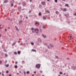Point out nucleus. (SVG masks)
<instances>
[{
  "mask_svg": "<svg viewBox=\"0 0 76 76\" xmlns=\"http://www.w3.org/2000/svg\"><path fill=\"white\" fill-rule=\"evenodd\" d=\"M5 57H7V54H5Z\"/></svg>",
  "mask_w": 76,
  "mask_h": 76,
  "instance_id": "nucleus-22",
  "label": "nucleus"
},
{
  "mask_svg": "<svg viewBox=\"0 0 76 76\" xmlns=\"http://www.w3.org/2000/svg\"><path fill=\"white\" fill-rule=\"evenodd\" d=\"M42 4V5H45V2H41Z\"/></svg>",
  "mask_w": 76,
  "mask_h": 76,
  "instance_id": "nucleus-3",
  "label": "nucleus"
},
{
  "mask_svg": "<svg viewBox=\"0 0 76 76\" xmlns=\"http://www.w3.org/2000/svg\"><path fill=\"white\" fill-rule=\"evenodd\" d=\"M65 16L66 17H69V14H67L65 15Z\"/></svg>",
  "mask_w": 76,
  "mask_h": 76,
  "instance_id": "nucleus-4",
  "label": "nucleus"
},
{
  "mask_svg": "<svg viewBox=\"0 0 76 76\" xmlns=\"http://www.w3.org/2000/svg\"><path fill=\"white\" fill-rule=\"evenodd\" d=\"M64 75H65V73H64Z\"/></svg>",
  "mask_w": 76,
  "mask_h": 76,
  "instance_id": "nucleus-64",
  "label": "nucleus"
},
{
  "mask_svg": "<svg viewBox=\"0 0 76 76\" xmlns=\"http://www.w3.org/2000/svg\"><path fill=\"white\" fill-rule=\"evenodd\" d=\"M25 62L24 61H22V63H24Z\"/></svg>",
  "mask_w": 76,
  "mask_h": 76,
  "instance_id": "nucleus-43",
  "label": "nucleus"
},
{
  "mask_svg": "<svg viewBox=\"0 0 76 76\" xmlns=\"http://www.w3.org/2000/svg\"><path fill=\"white\" fill-rule=\"evenodd\" d=\"M23 6H25L26 5V3L25 2H23Z\"/></svg>",
  "mask_w": 76,
  "mask_h": 76,
  "instance_id": "nucleus-7",
  "label": "nucleus"
},
{
  "mask_svg": "<svg viewBox=\"0 0 76 76\" xmlns=\"http://www.w3.org/2000/svg\"><path fill=\"white\" fill-rule=\"evenodd\" d=\"M11 6H13V4H11Z\"/></svg>",
  "mask_w": 76,
  "mask_h": 76,
  "instance_id": "nucleus-35",
  "label": "nucleus"
},
{
  "mask_svg": "<svg viewBox=\"0 0 76 76\" xmlns=\"http://www.w3.org/2000/svg\"><path fill=\"white\" fill-rule=\"evenodd\" d=\"M34 28H31V31H34Z\"/></svg>",
  "mask_w": 76,
  "mask_h": 76,
  "instance_id": "nucleus-23",
  "label": "nucleus"
},
{
  "mask_svg": "<svg viewBox=\"0 0 76 76\" xmlns=\"http://www.w3.org/2000/svg\"><path fill=\"white\" fill-rule=\"evenodd\" d=\"M56 14H58L59 13V12L58 11H56Z\"/></svg>",
  "mask_w": 76,
  "mask_h": 76,
  "instance_id": "nucleus-15",
  "label": "nucleus"
},
{
  "mask_svg": "<svg viewBox=\"0 0 76 76\" xmlns=\"http://www.w3.org/2000/svg\"><path fill=\"white\" fill-rule=\"evenodd\" d=\"M66 10H67V9H66V8H64V9L63 11L66 12Z\"/></svg>",
  "mask_w": 76,
  "mask_h": 76,
  "instance_id": "nucleus-10",
  "label": "nucleus"
},
{
  "mask_svg": "<svg viewBox=\"0 0 76 76\" xmlns=\"http://www.w3.org/2000/svg\"><path fill=\"white\" fill-rule=\"evenodd\" d=\"M56 58H57V59H58V56H56Z\"/></svg>",
  "mask_w": 76,
  "mask_h": 76,
  "instance_id": "nucleus-17",
  "label": "nucleus"
},
{
  "mask_svg": "<svg viewBox=\"0 0 76 76\" xmlns=\"http://www.w3.org/2000/svg\"><path fill=\"white\" fill-rule=\"evenodd\" d=\"M39 72H40V73H42V71H39Z\"/></svg>",
  "mask_w": 76,
  "mask_h": 76,
  "instance_id": "nucleus-27",
  "label": "nucleus"
},
{
  "mask_svg": "<svg viewBox=\"0 0 76 76\" xmlns=\"http://www.w3.org/2000/svg\"><path fill=\"white\" fill-rule=\"evenodd\" d=\"M66 6H69V4H65Z\"/></svg>",
  "mask_w": 76,
  "mask_h": 76,
  "instance_id": "nucleus-30",
  "label": "nucleus"
},
{
  "mask_svg": "<svg viewBox=\"0 0 76 76\" xmlns=\"http://www.w3.org/2000/svg\"><path fill=\"white\" fill-rule=\"evenodd\" d=\"M43 28H44V29H45V27L44 26H43Z\"/></svg>",
  "mask_w": 76,
  "mask_h": 76,
  "instance_id": "nucleus-40",
  "label": "nucleus"
},
{
  "mask_svg": "<svg viewBox=\"0 0 76 76\" xmlns=\"http://www.w3.org/2000/svg\"><path fill=\"white\" fill-rule=\"evenodd\" d=\"M43 19H44V20H45L46 19V17H45V16H43Z\"/></svg>",
  "mask_w": 76,
  "mask_h": 76,
  "instance_id": "nucleus-6",
  "label": "nucleus"
},
{
  "mask_svg": "<svg viewBox=\"0 0 76 76\" xmlns=\"http://www.w3.org/2000/svg\"><path fill=\"white\" fill-rule=\"evenodd\" d=\"M27 74H29V71H27Z\"/></svg>",
  "mask_w": 76,
  "mask_h": 76,
  "instance_id": "nucleus-29",
  "label": "nucleus"
},
{
  "mask_svg": "<svg viewBox=\"0 0 76 76\" xmlns=\"http://www.w3.org/2000/svg\"><path fill=\"white\" fill-rule=\"evenodd\" d=\"M9 64H7V65L6 67H9Z\"/></svg>",
  "mask_w": 76,
  "mask_h": 76,
  "instance_id": "nucleus-28",
  "label": "nucleus"
},
{
  "mask_svg": "<svg viewBox=\"0 0 76 76\" xmlns=\"http://www.w3.org/2000/svg\"><path fill=\"white\" fill-rule=\"evenodd\" d=\"M31 10H30V11H29V13H31Z\"/></svg>",
  "mask_w": 76,
  "mask_h": 76,
  "instance_id": "nucleus-39",
  "label": "nucleus"
},
{
  "mask_svg": "<svg viewBox=\"0 0 76 76\" xmlns=\"http://www.w3.org/2000/svg\"><path fill=\"white\" fill-rule=\"evenodd\" d=\"M5 52H6V50H4Z\"/></svg>",
  "mask_w": 76,
  "mask_h": 76,
  "instance_id": "nucleus-47",
  "label": "nucleus"
},
{
  "mask_svg": "<svg viewBox=\"0 0 76 76\" xmlns=\"http://www.w3.org/2000/svg\"><path fill=\"white\" fill-rule=\"evenodd\" d=\"M8 2V1L7 0H5L4 1V3H7Z\"/></svg>",
  "mask_w": 76,
  "mask_h": 76,
  "instance_id": "nucleus-12",
  "label": "nucleus"
},
{
  "mask_svg": "<svg viewBox=\"0 0 76 76\" xmlns=\"http://www.w3.org/2000/svg\"><path fill=\"white\" fill-rule=\"evenodd\" d=\"M40 67H41V65L39 64H37L36 66V67L37 69H39V68H40Z\"/></svg>",
  "mask_w": 76,
  "mask_h": 76,
  "instance_id": "nucleus-1",
  "label": "nucleus"
},
{
  "mask_svg": "<svg viewBox=\"0 0 76 76\" xmlns=\"http://www.w3.org/2000/svg\"><path fill=\"white\" fill-rule=\"evenodd\" d=\"M62 1H66V0H62Z\"/></svg>",
  "mask_w": 76,
  "mask_h": 76,
  "instance_id": "nucleus-51",
  "label": "nucleus"
},
{
  "mask_svg": "<svg viewBox=\"0 0 76 76\" xmlns=\"http://www.w3.org/2000/svg\"><path fill=\"white\" fill-rule=\"evenodd\" d=\"M42 37H43V38H46V36H45L44 35H42Z\"/></svg>",
  "mask_w": 76,
  "mask_h": 76,
  "instance_id": "nucleus-14",
  "label": "nucleus"
},
{
  "mask_svg": "<svg viewBox=\"0 0 76 76\" xmlns=\"http://www.w3.org/2000/svg\"><path fill=\"white\" fill-rule=\"evenodd\" d=\"M18 54H20V51H18Z\"/></svg>",
  "mask_w": 76,
  "mask_h": 76,
  "instance_id": "nucleus-16",
  "label": "nucleus"
},
{
  "mask_svg": "<svg viewBox=\"0 0 76 76\" xmlns=\"http://www.w3.org/2000/svg\"><path fill=\"white\" fill-rule=\"evenodd\" d=\"M37 24H39V23H38V22H36L35 23V25H37Z\"/></svg>",
  "mask_w": 76,
  "mask_h": 76,
  "instance_id": "nucleus-21",
  "label": "nucleus"
},
{
  "mask_svg": "<svg viewBox=\"0 0 76 76\" xmlns=\"http://www.w3.org/2000/svg\"><path fill=\"white\" fill-rule=\"evenodd\" d=\"M26 19H28V17H26Z\"/></svg>",
  "mask_w": 76,
  "mask_h": 76,
  "instance_id": "nucleus-61",
  "label": "nucleus"
},
{
  "mask_svg": "<svg viewBox=\"0 0 76 76\" xmlns=\"http://www.w3.org/2000/svg\"><path fill=\"white\" fill-rule=\"evenodd\" d=\"M32 32H33V33H34V31H32Z\"/></svg>",
  "mask_w": 76,
  "mask_h": 76,
  "instance_id": "nucleus-59",
  "label": "nucleus"
},
{
  "mask_svg": "<svg viewBox=\"0 0 76 76\" xmlns=\"http://www.w3.org/2000/svg\"><path fill=\"white\" fill-rule=\"evenodd\" d=\"M19 73H21V72L20 71Z\"/></svg>",
  "mask_w": 76,
  "mask_h": 76,
  "instance_id": "nucleus-62",
  "label": "nucleus"
},
{
  "mask_svg": "<svg viewBox=\"0 0 76 76\" xmlns=\"http://www.w3.org/2000/svg\"><path fill=\"white\" fill-rule=\"evenodd\" d=\"M44 44L45 45H47V44L46 43H44Z\"/></svg>",
  "mask_w": 76,
  "mask_h": 76,
  "instance_id": "nucleus-20",
  "label": "nucleus"
},
{
  "mask_svg": "<svg viewBox=\"0 0 76 76\" xmlns=\"http://www.w3.org/2000/svg\"><path fill=\"white\" fill-rule=\"evenodd\" d=\"M34 73H36V72H34Z\"/></svg>",
  "mask_w": 76,
  "mask_h": 76,
  "instance_id": "nucleus-56",
  "label": "nucleus"
},
{
  "mask_svg": "<svg viewBox=\"0 0 76 76\" xmlns=\"http://www.w3.org/2000/svg\"><path fill=\"white\" fill-rule=\"evenodd\" d=\"M16 29L17 31H19V30H18V27H17L16 28Z\"/></svg>",
  "mask_w": 76,
  "mask_h": 76,
  "instance_id": "nucleus-26",
  "label": "nucleus"
},
{
  "mask_svg": "<svg viewBox=\"0 0 76 76\" xmlns=\"http://www.w3.org/2000/svg\"><path fill=\"white\" fill-rule=\"evenodd\" d=\"M9 76H12V75L11 74H10L9 75Z\"/></svg>",
  "mask_w": 76,
  "mask_h": 76,
  "instance_id": "nucleus-45",
  "label": "nucleus"
},
{
  "mask_svg": "<svg viewBox=\"0 0 76 76\" xmlns=\"http://www.w3.org/2000/svg\"><path fill=\"white\" fill-rule=\"evenodd\" d=\"M32 76H34V75L33 74L32 75Z\"/></svg>",
  "mask_w": 76,
  "mask_h": 76,
  "instance_id": "nucleus-49",
  "label": "nucleus"
},
{
  "mask_svg": "<svg viewBox=\"0 0 76 76\" xmlns=\"http://www.w3.org/2000/svg\"><path fill=\"white\" fill-rule=\"evenodd\" d=\"M1 34H0V37H1Z\"/></svg>",
  "mask_w": 76,
  "mask_h": 76,
  "instance_id": "nucleus-55",
  "label": "nucleus"
},
{
  "mask_svg": "<svg viewBox=\"0 0 76 76\" xmlns=\"http://www.w3.org/2000/svg\"><path fill=\"white\" fill-rule=\"evenodd\" d=\"M6 73H9V71H6Z\"/></svg>",
  "mask_w": 76,
  "mask_h": 76,
  "instance_id": "nucleus-33",
  "label": "nucleus"
},
{
  "mask_svg": "<svg viewBox=\"0 0 76 76\" xmlns=\"http://www.w3.org/2000/svg\"><path fill=\"white\" fill-rule=\"evenodd\" d=\"M48 48H49V46H48Z\"/></svg>",
  "mask_w": 76,
  "mask_h": 76,
  "instance_id": "nucleus-48",
  "label": "nucleus"
},
{
  "mask_svg": "<svg viewBox=\"0 0 76 76\" xmlns=\"http://www.w3.org/2000/svg\"><path fill=\"white\" fill-rule=\"evenodd\" d=\"M24 73H25V72H24Z\"/></svg>",
  "mask_w": 76,
  "mask_h": 76,
  "instance_id": "nucleus-63",
  "label": "nucleus"
},
{
  "mask_svg": "<svg viewBox=\"0 0 76 76\" xmlns=\"http://www.w3.org/2000/svg\"><path fill=\"white\" fill-rule=\"evenodd\" d=\"M22 23V20H20L19 21V23Z\"/></svg>",
  "mask_w": 76,
  "mask_h": 76,
  "instance_id": "nucleus-8",
  "label": "nucleus"
},
{
  "mask_svg": "<svg viewBox=\"0 0 76 76\" xmlns=\"http://www.w3.org/2000/svg\"><path fill=\"white\" fill-rule=\"evenodd\" d=\"M2 63V61H0V64H1Z\"/></svg>",
  "mask_w": 76,
  "mask_h": 76,
  "instance_id": "nucleus-32",
  "label": "nucleus"
},
{
  "mask_svg": "<svg viewBox=\"0 0 76 76\" xmlns=\"http://www.w3.org/2000/svg\"><path fill=\"white\" fill-rule=\"evenodd\" d=\"M15 28H17V27L16 26H15Z\"/></svg>",
  "mask_w": 76,
  "mask_h": 76,
  "instance_id": "nucleus-52",
  "label": "nucleus"
},
{
  "mask_svg": "<svg viewBox=\"0 0 76 76\" xmlns=\"http://www.w3.org/2000/svg\"><path fill=\"white\" fill-rule=\"evenodd\" d=\"M75 16H76V12L75 13Z\"/></svg>",
  "mask_w": 76,
  "mask_h": 76,
  "instance_id": "nucleus-44",
  "label": "nucleus"
},
{
  "mask_svg": "<svg viewBox=\"0 0 76 76\" xmlns=\"http://www.w3.org/2000/svg\"><path fill=\"white\" fill-rule=\"evenodd\" d=\"M39 16H41V13L39 12Z\"/></svg>",
  "mask_w": 76,
  "mask_h": 76,
  "instance_id": "nucleus-18",
  "label": "nucleus"
},
{
  "mask_svg": "<svg viewBox=\"0 0 76 76\" xmlns=\"http://www.w3.org/2000/svg\"><path fill=\"white\" fill-rule=\"evenodd\" d=\"M34 31L36 33H37V34H38V31H39V29H38V28H37L36 29H34Z\"/></svg>",
  "mask_w": 76,
  "mask_h": 76,
  "instance_id": "nucleus-2",
  "label": "nucleus"
},
{
  "mask_svg": "<svg viewBox=\"0 0 76 76\" xmlns=\"http://www.w3.org/2000/svg\"><path fill=\"white\" fill-rule=\"evenodd\" d=\"M21 43L20 44V45H22L23 44V43H22V42H21Z\"/></svg>",
  "mask_w": 76,
  "mask_h": 76,
  "instance_id": "nucleus-34",
  "label": "nucleus"
},
{
  "mask_svg": "<svg viewBox=\"0 0 76 76\" xmlns=\"http://www.w3.org/2000/svg\"><path fill=\"white\" fill-rule=\"evenodd\" d=\"M50 46L51 47H54V46H53V45H51V44H50Z\"/></svg>",
  "mask_w": 76,
  "mask_h": 76,
  "instance_id": "nucleus-13",
  "label": "nucleus"
},
{
  "mask_svg": "<svg viewBox=\"0 0 76 76\" xmlns=\"http://www.w3.org/2000/svg\"><path fill=\"white\" fill-rule=\"evenodd\" d=\"M31 1H32V0H30V2H31Z\"/></svg>",
  "mask_w": 76,
  "mask_h": 76,
  "instance_id": "nucleus-53",
  "label": "nucleus"
},
{
  "mask_svg": "<svg viewBox=\"0 0 76 76\" xmlns=\"http://www.w3.org/2000/svg\"><path fill=\"white\" fill-rule=\"evenodd\" d=\"M59 73L61 74V75H62L63 74V73L61 72H60Z\"/></svg>",
  "mask_w": 76,
  "mask_h": 76,
  "instance_id": "nucleus-25",
  "label": "nucleus"
},
{
  "mask_svg": "<svg viewBox=\"0 0 76 76\" xmlns=\"http://www.w3.org/2000/svg\"><path fill=\"white\" fill-rule=\"evenodd\" d=\"M15 64H18V62L17 61L16 62Z\"/></svg>",
  "mask_w": 76,
  "mask_h": 76,
  "instance_id": "nucleus-41",
  "label": "nucleus"
},
{
  "mask_svg": "<svg viewBox=\"0 0 76 76\" xmlns=\"http://www.w3.org/2000/svg\"><path fill=\"white\" fill-rule=\"evenodd\" d=\"M18 42L19 43L20 42V41H18Z\"/></svg>",
  "mask_w": 76,
  "mask_h": 76,
  "instance_id": "nucleus-50",
  "label": "nucleus"
},
{
  "mask_svg": "<svg viewBox=\"0 0 76 76\" xmlns=\"http://www.w3.org/2000/svg\"><path fill=\"white\" fill-rule=\"evenodd\" d=\"M55 2H56V3H57V0H55Z\"/></svg>",
  "mask_w": 76,
  "mask_h": 76,
  "instance_id": "nucleus-36",
  "label": "nucleus"
},
{
  "mask_svg": "<svg viewBox=\"0 0 76 76\" xmlns=\"http://www.w3.org/2000/svg\"><path fill=\"white\" fill-rule=\"evenodd\" d=\"M1 72H0V75H1Z\"/></svg>",
  "mask_w": 76,
  "mask_h": 76,
  "instance_id": "nucleus-57",
  "label": "nucleus"
},
{
  "mask_svg": "<svg viewBox=\"0 0 76 76\" xmlns=\"http://www.w3.org/2000/svg\"><path fill=\"white\" fill-rule=\"evenodd\" d=\"M8 29H10V27H8Z\"/></svg>",
  "mask_w": 76,
  "mask_h": 76,
  "instance_id": "nucleus-60",
  "label": "nucleus"
},
{
  "mask_svg": "<svg viewBox=\"0 0 76 76\" xmlns=\"http://www.w3.org/2000/svg\"><path fill=\"white\" fill-rule=\"evenodd\" d=\"M5 32H6V31H7V29H5Z\"/></svg>",
  "mask_w": 76,
  "mask_h": 76,
  "instance_id": "nucleus-42",
  "label": "nucleus"
},
{
  "mask_svg": "<svg viewBox=\"0 0 76 76\" xmlns=\"http://www.w3.org/2000/svg\"><path fill=\"white\" fill-rule=\"evenodd\" d=\"M2 75L3 76H4V74H2Z\"/></svg>",
  "mask_w": 76,
  "mask_h": 76,
  "instance_id": "nucleus-46",
  "label": "nucleus"
},
{
  "mask_svg": "<svg viewBox=\"0 0 76 76\" xmlns=\"http://www.w3.org/2000/svg\"><path fill=\"white\" fill-rule=\"evenodd\" d=\"M46 12L47 13H50V11L48 10H46Z\"/></svg>",
  "mask_w": 76,
  "mask_h": 76,
  "instance_id": "nucleus-9",
  "label": "nucleus"
},
{
  "mask_svg": "<svg viewBox=\"0 0 76 76\" xmlns=\"http://www.w3.org/2000/svg\"><path fill=\"white\" fill-rule=\"evenodd\" d=\"M31 45H34V43H33V42H31Z\"/></svg>",
  "mask_w": 76,
  "mask_h": 76,
  "instance_id": "nucleus-31",
  "label": "nucleus"
},
{
  "mask_svg": "<svg viewBox=\"0 0 76 76\" xmlns=\"http://www.w3.org/2000/svg\"><path fill=\"white\" fill-rule=\"evenodd\" d=\"M0 29H2V28L1 27H0Z\"/></svg>",
  "mask_w": 76,
  "mask_h": 76,
  "instance_id": "nucleus-54",
  "label": "nucleus"
},
{
  "mask_svg": "<svg viewBox=\"0 0 76 76\" xmlns=\"http://www.w3.org/2000/svg\"><path fill=\"white\" fill-rule=\"evenodd\" d=\"M15 69H17V68H18V66H17V65H16L15 66Z\"/></svg>",
  "mask_w": 76,
  "mask_h": 76,
  "instance_id": "nucleus-19",
  "label": "nucleus"
},
{
  "mask_svg": "<svg viewBox=\"0 0 76 76\" xmlns=\"http://www.w3.org/2000/svg\"><path fill=\"white\" fill-rule=\"evenodd\" d=\"M16 42H15L14 43H13L12 44V46H13V45H15V44H16Z\"/></svg>",
  "mask_w": 76,
  "mask_h": 76,
  "instance_id": "nucleus-5",
  "label": "nucleus"
},
{
  "mask_svg": "<svg viewBox=\"0 0 76 76\" xmlns=\"http://www.w3.org/2000/svg\"><path fill=\"white\" fill-rule=\"evenodd\" d=\"M14 54H17V53L15 52H14Z\"/></svg>",
  "mask_w": 76,
  "mask_h": 76,
  "instance_id": "nucleus-37",
  "label": "nucleus"
},
{
  "mask_svg": "<svg viewBox=\"0 0 76 76\" xmlns=\"http://www.w3.org/2000/svg\"><path fill=\"white\" fill-rule=\"evenodd\" d=\"M76 67H74L73 68V70H76Z\"/></svg>",
  "mask_w": 76,
  "mask_h": 76,
  "instance_id": "nucleus-24",
  "label": "nucleus"
},
{
  "mask_svg": "<svg viewBox=\"0 0 76 76\" xmlns=\"http://www.w3.org/2000/svg\"><path fill=\"white\" fill-rule=\"evenodd\" d=\"M70 39H72V36H70Z\"/></svg>",
  "mask_w": 76,
  "mask_h": 76,
  "instance_id": "nucleus-38",
  "label": "nucleus"
},
{
  "mask_svg": "<svg viewBox=\"0 0 76 76\" xmlns=\"http://www.w3.org/2000/svg\"><path fill=\"white\" fill-rule=\"evenodd\" d=\"M32 51H34V52H37V51L34 49H33L32 50Z\"/></svg>",
  "mask_w": 76,
  "mask_h": 76,
  "instance_id": "nucleus-11",
  "label": "nucleus"
},
{
  "mask_svg": "<svg viewBox=\"0 0 76 76\" xmlns=\"http://www.w3.org/2000/svg\"><path fill=\"white\" fill-rule=\"evenodd\" d=\"M19 73H17V75H19Z\"/></svg>",
  "mask_w": 76,
  "mask_h": 76,
  "instance_id": "nucleus-58",
  "label": "nucleus"
}]
</instances>
